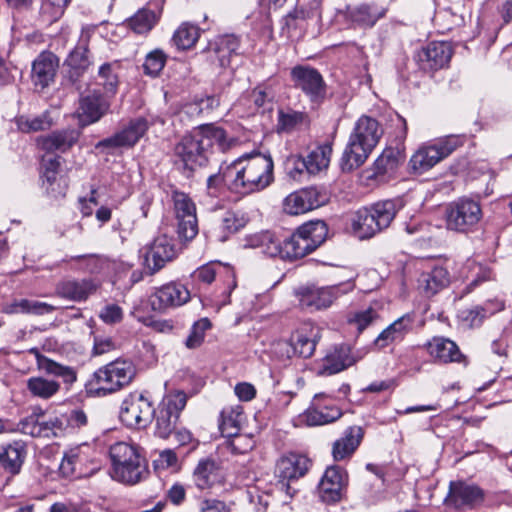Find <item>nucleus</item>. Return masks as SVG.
Instances as JSON below:
<instances>
[{
    "instance_id": "f257e3e1",
    "label": "nucleus",
    "mask_w": 512,
    "mask_h": 512,
    "mask_svg": "<svg viewBox=\"0 0 512 512\" xmlns=\"http://www.w3.org/2000/svg\"><path fill=\"white\" fill-rule=\"evenodd\" d=\"M236 139L214 124H204L184 135L174 147V155L185 168L194 170L205 166L215 150L229 151L236 145Z\"/></svg>"
},
{
    "instance_id": "f03ea898",
    "label": "nucleus",
    "mask_w": 512,
    "mask_h": 512,
    "mask_svg": "<svg viewBox=\"0 0 512 512\" xmlns=\"http://www.w3.org/2000/svg\"><path fill=\"white\" fill-rule=\"evenodd\" d=\"M273 169L270 155L244 154L226 165V187L241 195L260 192L273 182Z\"/></svg>"
},
{
    "instance_id": "7ed1b4c3",
    "label": "nucleus",
    "mask_w": 512,
    "mask_h": 512,
    "mask_svg": "<svg viewBox=\"0 0 512 512\" xmlns=\"http://www.w3.org/2000/svg\"><path fill=\"white\" fill-rule=\"evenodd\" d=\"M382 129L374 118L362 116L358 119L344 150L341 167L351 171L360 167L378 144Z\"/></svg>"
},
{
    "instance_id": "20e7f679",
    "label": "nucleus",
    "mask_w": 512,
    "mask_h": 512,
    "mask_svg": "<svg viewBox=\"0 0 512 512\" xmlns=\"http://www.w3.org/2000/svg\"><path fill=\"white\" fill-rule=\"evenodd\" d=\"M112 460L111 477L123 484L134 485L145 479L149 473L141 449L131 443L117 442L110 447Z\"/></svg>"
},
{
    "instance_id": "39448f33",
    "label": "nucleus",
    "mask_w": 512,
    "mask_h": 512,
    "mask_svg": "<svg viewBox=\"0 0 512 512\" xmlns=\"http://www.w3.org/2000/svg\"><path fill=\"white\" fill-rule=\"evenodd\" d=\"M327 234L328 227L324 221L303 224L283 240L282 259L296 260L310 254L325 241Z\"/></svg>"
},
{
    "instance_id": "423d86ee",
    "label": "nucleus",
    "mask_w": 512,
    "mask_h": 512,
    "mask_svg": "<svg viewBox=\"0 0 512 512\" xmlns=\"http://www.w3.org/2000/svg\"><path fill=\"white\" fill-rule=\"evenodd\" d=\"M136 369L130 360L117 359L94 373L92 385L98 396L114 393L128 385L135 377Z\"/></svg>"
},
{
    "instance_id": "0eeeda50",
    "label": "nucleus",
    "mask_w": 512,
    "mask_h": 512,
    "mask_svg": "<svg viewBox=\"0 0 512 512\" xmlns=\"http://www.w3.org/2000/svg\"><path fill=\"white\" fill-rule=\"evenodd\" d=\"M321 3L310 0L307 4H298L280 21L281 35L291 41L301 39L311 25H316L321 19Z\"/></svg>"
},
{
    "instance_id": "6e6552de",
    "label": "nucleus",
    "mask_w": 512,
    "mask_h": 512,
    "mask_svg": "<svg viewBox=\"0 0 512 512\" xmlns=\"http://www.w3.org/2000/svg\"><path fill=\"white\" fill-rule=\"evenodd\" d=\"M187 399V394L183 391L170 392L163 397L157 409H153L155 433L160 438H168L176 429L180 413L185 408Z\"/></svg>"
},
{
    "instance_id": "1a4fd4ad",
    "label": "nucleus",
    "mask_w": 512,
    "mask_h": 512,
    "mask_svg": "<svg viewBox=\"0 0 512 512\" xmlns=\"http://www.w3.org/2000/svg\"><path fill=\"white\" fill-rule=\"evenodd\" d=\"M480 204L470 198H460L446 208V226L449 230L467 233L482 219Z\"/></svg>"
},
{
    "instance_id": "9d476101",
    "label": "nucleus",
    "mask_w": 512,
    "mask_h": 512,
    "mask_svg": "<svg viewBox=\"0 0 512 512\" xmlns=\"http://www.w3.org/2000/svg\"><path fill=\"white\" fill-rule=\"evenodd\" d=\"M291 81L313 104H320L326 96V84L320 72L308 65H297L291 69Z\"/></svg>"
},
{
    "instance_id": "9b49d317",
    "label": "nucleus",
    "mask_w": 512,
    "mask_h": 512,
    "mask_svg": "<svg viewBox=\"0 0 512 512\" xmlns=\"http://www.w3.org/2000/svg\"><path fill=\"white\" fill-rule=\"evenodd\" d=\"M153 408L151 402L143 393H130L122 402L120 420L130 428H144L152 418Z\"/></svg>"
},
{
    "instance_id": "f8f14e48",
    "label": "nucleus",
    "mask_w": 512,
    "mask_h": 512,
    "mask_svg": "<svg viewBox=\"0 0 512 512\" xmlns=\"http://www.w3.org/2000/svg\"><path fill=\"white\" fill-rule=\"evenodd\" d=\"M341 416L342 411L335 405L334 397L322 392L314 395L310 406L300 417L307 426H321L332 423Z\"/></svg>"
},
{
    "instance_id": "ddd939ff",
    "label": "nucleus",
    "mask_w": 512,
    "mask_h": 512,
    "mask_svg": "<svg viewBox=\"0 0 512 512\" xmlns=\"http://www.w3.org/2000/svg\"><path fill=\"white\" fill-rule=\"evenodd\" d=\"M350 282L322 288L306 289L300 295V305L303 308L319 310L328 308L339 296L352 291Z\"/></svg>"
},
{
    "instance_id": "4468645a",
    "label": "nucleus",
    "mask_w": 512,
    "mask_h": 512,
    "mask_svg": "<svg viewBox=\"0 0 512 512\" xmlns=\"http://www.w3.org/2000/svg\"><path fill=\"white\" fill-rule=\"evenodd\" d=\"M99 470L97 462L90 460L81 447L70 449L64 454L59 471L66 478H83Z\"/></svg>"
},
{
    "instance_id": "2eb2a0df",
    "label": "nucleus",
    "mask_w": 512,
    "mask_h": 512,
    "mask_svg": "<svg viewBox=\"0 0 512 512\" xmlns=\"http://www.w3.org/2000/svg\"><path fill=\"white\" fill-rule=\"evenodd\" d=\"M101 282L94 278H65L55 286V295L73 302L86 301L100 288Z\"/></svg>"
},
{
    "instance_id": "dca6fc26",
    "label": "nucleus",
    "mask_w": 512,
    "mask_h": 512,
    "mask_svg": "<svg viewBox=\"0 0 512 512\" xmlns=\"http://www.w3.org/2000/svg\"><path fill=\"white\" fill-rule=\"evenodd\" d=\"M149 122L143 117L135 118L129 124L115 135L99 141L95 148H120L135 145L141 137L144 136L149 128Z\"/></svg>"
},
{
    "instance_id": "f3484780",
    "label": "nucleus",
    "mask_w": 512,
    "mask_h": 512,
    "mask_svg": "<svg viewBox=\"0 0 512 512\" xmlns=\"http://www.w3.org/2000/svg\"><path fill=\"white\" fill-rule=\"evenodd\" d=\"M348 483V476L345 470L339 466H330L326 469L319 483V494L321 499L327 503H336L343 497Z\"/></svg>"
},
{
    "instance_id": "a211bd4d",
    "label": "nucleus",
    "mask_w": 512,
    "mask_h": 512,
    "mask_svg": "<svg viewBox=\"0 0 512 512\" xmlns=\"http://www.w3.org/2000/svg\"><path fill=\"white\" fill-rule=\"evenodd\" d=\"M483 491L462 481L451 482L445 499L448 506L456 509L473 508L483 501Z\"/></svg>"
},
{
    "instance_id": "6ab92c4d",
    "label": "nucleus",
    "mask_w": 512,
    "mask_h": 512,
    "mask_svg": "<svg viewBox=\"0 0 512 512\" xmlns=\"http://www.w3.org/2000/svg\"><path fill=\"white\" fill-rule=\"evenodd\" d=\"M310 460L304 455L291 453L282 456L276 463L275 475L283 486L288 487V483L303 477L310 467Z\"/></svg>"
},
{
    "instance_id": "aec40b11",
    "label": "nucleus",
    "mask_w": 512,
    "mask_h": 512,
    "mask_svg": "<svg viewBox=\"0 0 512 512\" xmlns=\"http://www.w3.org/2000/svg\"><path fill=\"white\" fill-rule=\"evenodd\" d=\"M176 256L174 241L167 235L157 236L146 254L145 262L151 273L159 271Z\"/></svg>"
},
{
    "instance_id": "412c9836",
    "label": "nucleus",
    "mask_w": 512,
    "mask_h": 512,
    "mask_svg": "<svg viewBox=\"0 0 512 512\" xmlns=\"http://www.w3.org/2000/svg\"><path fill=\"white\" fill-rule=\"evenodd\" d=\"M190 299L189 290L180 283L171 282L163 285L152 295L151 303L154 309L163 310L178 307Z\"/></svg>"
},
{
    "instance_id": "4be33fe9",
    "label": "nucleus",
    "mask_w": 512,
    "mask_h": 512,
    "mask_svg": "<svg viewBox=\"0 0 512 512\" xmlns=\"http://www.w3.org/2000/svg\"><path fill=\"white\" fill-rule=\"evenodd\" d=\"M193 482L199 490H211L223 484L224 474L215 460L204 458L198 462L194 469Z\"/></svg>"
},
{
    "instance_id": "5701e85b",
    "label": "nucleus",
    "mask_w": 512,
    "mask_h": 512,
    "mask_svg": "<svg viewBox=\"0 0 512 512\" xmlns=\"http://www.w3.org/2000/svg\"><path fill=\"white\" fill-rule=\"evenodd\" d=\"M452 56V48L446 42H431L418 53V62L423 70H438L445 67Z\"/></svg>"
},
{
    "instance_id": "b1692460",
    "label": "nucleus",
    "mask_w": 512,
    "mask_h": 512,
    "mask_svg": "<svg viewBox=\"0 0 512 512\" xmlns=\"http://www.w3.org/2000/svg\"><path fill=\"white\" fill-rule=\"evenodd\" d=\"M413 323L414 315L410 313L399 317L377 336L373 342L374 347L382 350L393 343L401 342L412 330Z\"/></svg>"
},
{
    "instance_id": "393cba45",
    "label": "nucleus",
    "mask_w": 512,
    "mask_h": 512,
    "mask_svg": "<svg viewBox=\"0 0 512 512\" xmlns=\"http://www.w3.org/2000/svg\"><path fill=\"white\" fill-rule=\"evenodd\" d=\"M109 109V103L106 98L97 91L83 97L80 100L78 109L79 120L82 125L95 123L106 114Z\"/></svg>"
},
{
    "instance_id": "a878e982",
    "label": "nucleus",
    "mask_w": 512,
    "mask_h": 512,
    "mask_svg": "<svg viewBox=\"0 0 512 512\" xmlns=\"http://www.w3.org/2000/svg\"><path fill=\"white\" fill-rule=\"evenodd\" d=\"M58 58L52 52H42L32 64V81L35 87L44 89L53 82Z\"/></svg>"
},
{
    "instance_id": "bb28decb",
    "label": "nucleus",
    "mask_w": 512,
    "mask_h": 512,
    "mask_svg": "<svg viewBox=\"0 0 512 512\" xmlns=\"http://www.w3.org/2000/svg\"><path fill=\"white\" fill-rule=\"evenodd\" d=\"M364 436L360 426H350L345 429L342 437L337 439L332 446V456L335 461L350 458L359 447Z\"/></svg>"
},
{
    "instance_id": "cd10ccee",
    "label": "nucleus",
    "mask_w": 512,
    "mask_h": 512,
    "mask_svg": "<svg viewBox=\"0 0 512 512\" xmlns=\"http://www.w3.org/2000/svg\"><path fill=\"white\" fill-rule=\"evenodd\" d=\"M504 309L501 301H487L484 305H476L470 308H464L459 311L458 319L465 328H476L482 325L488 315Z\"/></svg>"
},
{
    "instance_id": "c85d7f7f",
    "label": "nucleus",
    "mask_w": 512,
    "mask_h": 512,
    "mask_svg": "<svg viewBox=\"0 0 512 512\" xmlns=\"http://www.w3.org/2000/svg\"><path fill=\"white\" fill-rule=\"evenodd\" d=\"M243 410L242 407L237 406H228L223 408L220 414V422L219 429L221 431L222 436L235 439L232 441V446L234 449L238 450V444L246 437H243L238 434L240 429V424L242 421Z\"/></svg>"
},
{
    "instance_id": "c756f323",
    "label": "nucleus",
    "mask_w": 512,
    "mask_h": 512,
    "mask_svg": "<svg viewBox=\"0 0 512 512\" xmlns=\"http://www.w3.org/2000/svg\"><path fill=\"white\" fill-rule=\"evenodd\" d=\"M240 41L234 35H225L218 37L211 43L207 49L209 58H216L220 67H228L231 65L233 56L238 55Z\"/></svg>"
},
{
    "instance_id": "7c9ffc66",
    "label": "nucleus",
    "mask_w": 512,
    "mask_h": 512,
    "mask_svg": "<svg viewBox=\"0 0 512 512\" xmlns=\"http://www.w3.org/2000/svg\"><path fill=\"white\" fill-rule=\"evenodd\" d=\"M59 168V157H53L45 160V171L43 173L42 185L46 193L55 199L64 197L68 187L66 179L58 176Z\"/></svg>"
},
{
    "instance_id": "2f4dec72",
    "label": "nucleus",
    "mask_w": 512,
    "mask_h": 512,
    "mask_svg": "<svg viewBox=\"0 0 512 512\" xmlns=\"http://www.w3.org/2000/svg\"><path fill=\"white\" fill-rule=\"evenodd\" d=\"M26 445L22 441H13L0 446V465L11 475L19 474L26 457Z\"/></svg>"
},
{
    "instance_id": "473e14b6",
    "label": "nucleus",
    "mask_w": 512,
    "mask_h": 512,
    "mask_svg": "<svg viewBox=\"0 0 512 512\" xmlns=\"http://www.w3.org/2000/svg\"><path fill=\"white\" fill-rule=\"evenodd\" d=\"M89 37L87 32H82L78 44L65 60L64 64L70 68L71 77L80 76L92 63L88 50Z\"/></svg>"
},
{
    "instance_id": "72a5a7b5",
    "label": "nucleus",
    "mask_w": 512,
    "mask_h": 512,
    "mask_svg": "<svg viewBox=\"0 0 512 512\" xmlns=\"http://www.w3.org/2000/svg\"><path fill=\"white\" fill-rule=\"evenodd\" d=\"M426 347L430 356L440 363L460 362L463 357L457 344L445 337H433Z\"/></svg>"
},
{
    "instance_id": "f704fd0d",
    "label": "nucleus",
    "mask_w": 512,
    "mask_h": 512,
    "mask_svg": "<svg viewBox=\"0 0 512 512\" xmlns=\"http://www.w3.org/2000/svg\"><path fill=\"white\" fill-rule=\"evenodd\" d=\"M78 140V133L75 130L56 131L47 136L37 139L38 146L47 152H65L70 149Z\"/></svg>"
},
{
    "instance_id": "c9c22d12",
    "label": "nucleus",
    "mask_w": 512,
    "mask_h": 512,
    "mask_svg": "<svg viewBox=\"0 0 512 512\" xmlns=\"http://www.w3.org/2000/svg\"><path fill=\"white\" fill-rule=\"evenodd\" d=\"M449 283V273L441 266L422 273L418 279L419 290L427 297H431L446 287Z\"/></svg>"
},
{
    "instance_id": "e433bc0d",
    "label": "nucleus",
    "mask_w": 512,
    "mask_h": 512,
    "mask_svg": "<svg viewBox=\"0 0 512 512\" xmlns=\"http://www.w3.org/2000/svg\"><path fill=\"white\" fill-rule=\"evenodd\" d=\"M440 154L433 144L420 147L410 158L409 166L414 174H423L441 161Z\"/></svg>"
},
{
    "instance_id": "4c0bfd02",
    "label": "nucleus",
    "mask_w": 512,
    "mask_h": 512,
    "mask_svg": "<svg viewBox=\"0 0 512 512\" xmlns=\"http://www.w3.org/2000/svg\"><path fill=\"white\" fill-rule=\"evenodd\" d=\"M29 353L33 354L40 370L63 379L65 383L71 384L76 381V371L69 366L61 365L46 356L42 355L37 348H31Z\"/></svg>"
},
{
    "instance_id": "58836bf2",
    "label": "nucleus",
    "mask_w": 512,
    "mask_h": 512,
    "mask_svg": "<svg viewBox=\"0 0 512 512\" xmlns=\"http://www.w3.org/2000/svg\"><path fill=\"white\" fill-rule=\"evenodd\" d=\"M331 155L332 145L330 143H324L311 150L305 157V162H299L298 165L306 167L308 174L316 175L328 168Z\"/></svg>"
},
{
    "instance_id": "ea45409f",
    "label": "nucleus",
    "mask_w": 512,
    "mask_h": 512,
    "mask_svg": "<svg viewBox=\"0 0 512 512\" xmlns=\"http://www.w3.org/2000/svg\"><path fill=\"white\" fill-rule=\"evenodd\" d=\"M316 334L313 333L311 325H305L291 335L293 354L303 358L313 355L316 347Z\"/></svg>"
},
{
    "instance_id": "a19ab883",
    "label": "nucleus",
    "mask_w": 512,
    "mask_h": 512,
    "mask_svg": "<svg viewBox=\"0 0 512 512\" xmlns=\"http://www.w3.org/2000/svg\"><path fill=\"white\" fill-rule=\"evenodd\" d=\"M352 228L361 239L371 238L382 231L368 207L361 208L355 213Z\"/></svg>"
},
{
    "instance_id": "79ce46f5",
    "label": "nucleus",
    "mask_w": 512,
    "mask_h": 512,
    "mask_svg": "<svg viewBox=\"0 0 512 512\" xmlns=\"http://www.w3.org/2000/svg\"><path fill=\"white\" fill-rule=\"evenodd\" d=\"M385 14V10L375 4H361L349 12L351 21L360 27H372Z\"/></svg>"
},
{
    "instance_id": "37998d69",
    "label": "nucleus",
    "mask_w": 512,
    "mask_h": 512,
    "mask_svg": "<svg viewBox=\"0 0 512 512\" xmlns=\"http://www.w3.org/2000/svg\"><path fill=\"white\" fill-rule=\"evenodd\" d=\"M402 160L399 150L394 148L385 149L374 162L373 175L375 177L391 176L396 172Z\"/></svg>"
},
{
    "instance_id": "c03bdc74",
    "label": "nucleus",
    "mask_w": 512,
    "mask_h": 512,
    "mask_svg": "<svg viewBox=\"0 0 512 512\" xmlns=\"http://www.w3.org/2000/svg\"><path fill=\"white\" fill-rule=\"evenodd\" d=\"M401 205L397 200L378 201L368 207L381 230L388 228Z\"/></svg>"
},
{
    "instance_id": "a18cd8bd",
    "label": "nucleus",
    "mask_w": 512,
    "mask_h": 512,
    "mask_svg": "<svg viewBox=\"0 0 512 512\" xmlns=\"http://www.w3.org/2000/svg\"><path fill=\"white\" fill-rule=\"evenodd\" d=\"M159 13L142 8L126 20L125 25L136 34L148 33L157 23Z\"/></svg>"
},
{
    "instance_id": "49530a36",
    "label": "nucleus",
    "mask_w": 512,
    "mask_h": 512,
    "mask_svg": "<svg viewBox=\"0 0 512 512\" xmlns=\"http://www.w3.org/2000/svg\"><path fill=\"white\" fill-rule=\"evenodd\" d=\"M249 245L254 248H261L262 252L270 257H280L282 259L283 241H279L268 231L251 237Z\"/></svg>"
},
{
    "instance_id": "de8ad7c7",
    "label": "nucleus",
    "mask_w": 512,
    "mask_h": 512,
    "mask_svg": "<svg viewBox=\"0 0 512 512\" xmlns=\"http://www.w3.org/2000/svg\"><path fill=\"white\" fill-rule=\"evenodd\" d=\"M27 390L33 397L49 399L60 389L58 382L43 377H31L27 380Z\"/></svg>"
},
{
    "instance_id": "09e8293b",
    "label": "nucleus",
    "mask_w": 512,
    "mask_h": 512,
    "mask_svg": "<svg viewBox=\"0 0 512 512\" xmlns=\"http://www.w3.org/2000/svg\"><path fill=\"white\" fill-rule=\"evenodd\" d=\"M200 36L197 26L190 23L181 24L174 32L172 41L178 49H189L195 45Z\"/></svg>"
},
{
    "instance_id": "8fccbe9b",
    "label": "nucleus",
    "mask_w": 512,
    "mask_h": 512,
    "mask_svg": "<svg viewBox=\"0 0 512 512\" xmlns=\"http://www.w3.org/2000/svg\"><path fill=\"white\" fill-rule=\"evenodd\" d=\"M11 309L16 313H27L33 315L50 314L56 310V307L46 302L30 299L15 300L11 305Z\"/></svg>"
},
{
    "instance_id": "3c124183",
    "label": "nucleus",
    "mask_w": 512,
    "mask_h": 512,
    "mask_svg": "<svg viewBox=\"0 0 512 512\" xmlns=\"http://www.w3.org/2000/svg\"><path fill=\"white\" fill-rule=\"evenodd\" d=\"M380 318L379 311L374 306L351 313L347 321L354 326L358 332H362Z\"/></svg>"
},
{
    "instance_id": "603ef678",
    "label": "nucleus",
    "mask_w": 512,
    "mask_h": 512,
    "mask_svg": "<svg viewBox=\"0 0 512 512\" xmlns=\"http://www.w3.org/2000/svg\"><path fill=\"white\" fill-rule=\"evenodd\" d=\"M72 260L81 262L82 269L94 275L105 273L111 266V261L100 255H78Z\"/></svg>"
},
{
    "instance_id": "864d4df0",
    "label": "nucleus",
    "mask_w": 512,
    "mask_h": 512,
    "mask_svg": "<svg viewBox=\"0 0 512 512\" xmlns=\"http://www.w3.org/2000/svg\"><path fill=\"white\" fill-rule=\"evenodd\" d=\"M118 67L115 63H104L99 67L97 81L102 85L107 93L113 94L118 84V76L115 73V68Z\"/></svg>"
},
{
    "instance_id": "5fc2aeb1",
    "label": "nucleus",
    "mask_w": 512,
    "mask_h": 512,
    "mask_svg": "<svg viewBox=\"0 0 512 512\" xmlns=\"http://www.w3.org/2000/svg\"><path fill=\"white\" fill-rule=\"evenodd\" d=\"M211 328V322L208 318H201L196 321L185 341V346L189 349H195L199 347L205 338V333Z\"/></svg>"
},
{
    "instance_id": "6e6d98bb",
    "label": "nucleus",
    "mask_w": 512,
    "mask_h": 512,
    "mask_svg": "<svg viewBox=\"0 0 512 512\" xmlns=\"http://www.w3.org/2000/svg\"><path fill=\"white\" fill-rule=\"evenodd\" d=\"M246 218L243 215H239L234 211H227L224 213L220 228L225 234L222 240H225L229 235L236 233L246 225Z\"/></svg>"
},
{
    "instance_id": "4d7b16f0",
    "label": "nucleus",
    "mask_w": 512,
    "mask_h": 512,
    "mask_svg": "<svg viewBox=\"0 0 512 512\" xmlns=\"http://www.w3.org/2000/svg\"><path fill=\"white\" fill-rule=\"evenodd\" d=\"M284 211L290 215H299L310 211L301 190L288 195L284 200Z\"/></svg>"
},
{
    "instance_id": "13d9d810",
    "label": "nucleus",
    "mask_w": 512,
    "mask_h": 512,
    "mask_svg": "<svg viewBox=\"0 0 512 512\" xmlns=\"http://www.w3.org/2000/svg\"><path fill=\"white\" fill-rule=\"evenodd\" d=\"M465 137L462 135H448L438 139L433 145L438 150L441 159H445L453 153L458 147L464 144Z\"/></svg>"
},
{
    "instance_id": "bf43d9fd",
    "label": "nucleus",
    "mask_w": 512,
    "mask_h": 512,
    "mask_svg": "<svg viewBox=\"0 0 512 512\" xmlns=\"http://www.w3.org/2000/svg\"><path fill=\"white\" fill-rule=\"evenodd\" d=\"M174 208L176 218L188 217V215H196V207L193 201L183 192L173 193Z\"/></svg>"
},
{
    "instance_id": "052dcab7",
    "label": "nucleus",
    "mask_w": 512,
    "mask_h": 512,
    "mask_svg": "<svg viewBox=\"0 0 512 512\" xmlns=\"http://www.w3.org/2000/svg\"><path fill=\"white\" fill-rule=\"evenodd\" d=\"M52 125L46 114L34 117L32 119L19 117L17 119L18 129L22 132H32V131H40L50 128Z\"/></svg>"
},
{
    "instance_id": "680f3d73",
    "label": "nucleus",
    "mask_w": 512,
    "mask_h": 512,
    "mask_svg": "<svg viewBox=\"0 0 512 512\" xmlns=\"http://www.w3.org/2000/svg\"><path fill=\"white\" fill-rule=\"evenodd\" d=\"M165 63V54L161 50H154L146 56L143 68L146 74L157 76L164 68Z\"/></svg>"
},
{
    "instance_id": "e2e57ef3",
    "label": "nucleus",
    "mask_w": 512,
    "mask_h": 512,
    "mask_svg": "<svg viewBox=\"0 0 512 512\" xmlns=\"http://www.w3.org/2000/svg\"><path fill=\"white\" fill-rule=\"evenodd\" d=\"M177 233L179 238L183 240H192L198 234V222L196 215H188V217L179 218Z\"/></svg>"
},
{
    "instance_id": "0e129e2a",
    "label": "nucleus",
    "mask_w": 512,
    "mask_h": 512,
    "mask_svg": "<svg viewBox=\"0 0 512 512\" xmlns=\"http://www.w3.org/2000/svg\"><path fill=\"white\" fill-rule=\"evenodd\" d=\"M306 118V114L299 111L290 110L288 112H279L278 125L283 131H291L298 125H301Z\"/></svg>"
},
{
    "instance_id": "69168bd1",
    "label": "nucleus",
    "mask_w": 512,
    "mask_h": 512,
    "mask_svg": "<svg viewBox=\"0 0 512 512\" xmlns=\"http://www.w3.org/2000/svg\"><path fill=\"white\" fill-rule=\"evenodd\" d=\"M351 365V361L348 359H343L341 355L334 354L329 355L323 364L321 374L324 375H332L339 373L349 367Z\"/></svg>"
},
{
    "instance_id": "338daca9",
    "label": "nucleus",
    "mask_w": 512,
    "mask_h": 512,
    "mask_svg": "<svg viewBox=\"0 0 512 512\" xmlns=\"http://www.w3.org/2000/svg\"><path fill=\"white\" fill-rule=\"evenodd\" d=\"M301 191L310 210L324 205L328 200V196L325 191L318 187H308L301 189Z\"/></svg>"
},
{
    "instance_id": "774afa93",
    "label": "nucleus",
    "mask_w": 512,
    "mask_h": 512,
    "mask_svg": "<svg viewBox=\"0 0 512 512\" xmlns=\"http://www.w3.org/2000/svg\"><path fill=\"white\" fill-rule=\"evenodd\" d=\"M207 192L212 197H217L226 186V166L221 167L219 173L210 175L207 179Z\"/></svg>"
}]
</instances>
